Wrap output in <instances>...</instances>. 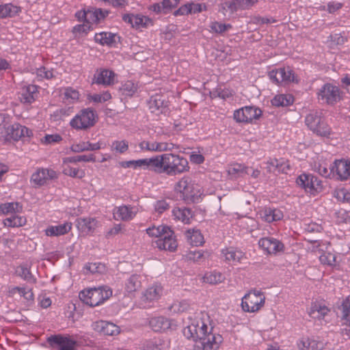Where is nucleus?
<instances>
[{
	"instance_id": "39448f33",
	"label": "nucleus",
	"mask_w": 350,
	"mask_h": 350,
	"mask_svg": "<svg viewBox=\"0 0 350 350\" xmlns=\"http://www.w3.org/2000/svg\"><path fill=\"white\" fill-rule=\"evenodd\" d=\"M266 299L265 292L251 288L241 298L240 306L244 312L256 314L265 308Z\"/></svg>"
},
{
	"instance_id": "bf43d9fd",
	"label": "nucleus",
	"mask_w": 350,
	"mask_h": 350,
	"mask_svg": "<svg viewBox=\"0 0 350 350\" xmlns=\"http://www.w3.org/2000/svg\"><path fill=\"white\" fill-rule=\"evenodd\" d=\"M129 149V142L126 140H115L111 144V150L120 154L126 152Z\"/></svg>"
},
{
	"instance_id": "ddd939ff",
	"label": "nucleus",
	"mask_w": 350,
	"mask_h": 350,
	"mask_svg": "<svg viewBox=\"0 0 350 350\" xmlns=\"http://www.w3.org/2000/svg\"><path fill=\"white\" fill-rule=\"evenodd\" d=\"M270 79L276 84L287 85L297 82L293 70L288 66L273 69L269 72Z\"/></svg>"
},
{
	"instance_id": "e433bc0d",
	"label": "nucleus",
	"mask_w": 350,
	"mask_h": 350,
	"mask_svg": "<svg viewBox=\"0 0 350 350\" xmlns=\"http://www.w3.org/2000/svg\"><path fill=\"white\" fill-rule=\"evenodd\" d=\"M142 287L141 276L137 274L131 275L125 282L124 291L129 295H133Z\"/></svg>"
},
{
	"instance_id": "c03bdc74",
	"label": "nucleus",
	"mask_w": 350,
	"mask_h": 350,
	"mask_svg": "<svg viewBox=\"0 0 350 350\" xmlns=\"http://www.w3.org/2000/svg\"><path fill=\"white\" fill-rule=\"evenodd\" d=\"M187 241L193 246L202 245L204 242V237L199 230L190 229L185 232Z\"/></svg>"
},
{
	"instance_id": "2f4dec72",
	"label": "nucleus",
	"mask_w": 350,
	"mask_h": 350,
	"mask_svg": "<svg viewBox=\"0 0 350 350\" xmlns=\"http://www.w3.org/2000/svg\"><path fill=\"white\" fill-rule=\"evenodd\" d=\"M330 312L329 308L322 302H312L308 311L309 316L314 319L321 321Z\"/></svg>"
},
{
	"instance_id": "6e6d98bb",
	"label": "nucleus",
	"mask_w": 350,
	"mask_h": 350,
	"mask_svg": "<svg viewBox=\"0 0 350 350\" xmlns=\"http://www.w3.org/2000/svg\"><path fill=\"white\" fill-rule=\"evenodd\" d=\"M83 23L75 25L72 29V33L76 37L86 36L90 31L93 29V27L85 21Z\"/></svg>"
},
{
	"instance_id": "473e14b6",
	"label": "nucleus",
	"mask_w": 350,
	"mask_h": 350,
	"mask_svg": "<svg viewBox=\"0 0 350 350\" xmlns=\"http://www.w3.org/2000/svg\"><path fill=\"white\" fill-rule=\"evenodd\" d=\"M72 224L70 221L57 226H49L44 230V234L48 237H59L68 234L72 230Z\"/></svg>"
},
{
	"instance_id": "20e7f679",
	"label": "nucleus",
	"mask_w": 350,
	"mask_h": 350,
	"mask_svg": "<svg viewBox=\"0 0 350 350\" xmlns=\"http://www.w3.org/2000/svg\"><path fill=\"white\" fill-rule=\"evenodd\" d=\"M174 191L187 203L198 202L203 195L201 186L189 176H183L176 183Z\"/></svg>"
},
{
	"instance_id": "052dcab7",
	"label": "nucleus",
	"mask_w": 350,
	"mask_h": 350,
	"mask_svg": "<svg viewBox=\"0 0 350 350\" xmlns=\"http://www.w3.org/2000/svg\"><path fill=\"white\" fill-rule=\"evenodd\" d=\"M209 27L211 32L221 33L232 29V25L230 24H224L213 21L210 24Z\"/></svg>"
},
{
	"instance_id": "864d4df0",
	"label": "nucleus",
	"mask_w": 350,
	"mask_h": 350,
	"mask_svg": "<svg viewBox=\"0 0 350 350\" xmlns=\"http://www.w3.org/2000/svg\"><path fill=\"white\" fill-rule=\"evenodd\" d=\"M10 293L12 295L18 293L27 301H33L34 298L32 290L26 287H14L10 291Z\"/></svg>"
},
{
	"instance_id": "680f3d73",
	"label": "nucleus",
	"mask_w": 350,
	"mask_h": 350,
	"mask_svg": "<svg viewBox=\"0 0 350 350\" xmlns=\"http://www.w3.org/2000/svg\"><path fill=\"white\" fill-rule=\"evenodd\" d=\"M120 90L122 94L132 96L137 92V85L131 81H127L122 85Z\"/></svg>"
},
{
	"instance_id": "7ed1b4c3",
	"label": "nucleus",
	"mask_w": 350,
	"mask_h": 350,
	"mask_svg": "<svg viewBox=\"0 0 350 350\" xmlns=\"http://www.w3.org/2000/svg\"><path fill=\"white\" fill-rule=\"evenodd\" d=\"M146 232L152 238H157L154 243L160 250L174 252L178 243L174 232L166 225L153 226L146 229Z\"/></svg>"
},
{
	"instance_id": "cd10ccee",
	"label": "nucleus",
	"mask_w": 350,
	"mask_h": 350,
	"mask_svg": "<svg viewBox=\"0 0 350 350\" xmlns=\"http://www.w3.org/2000/svg\"><path fill=\"white\" fill-rule=\"evenodd\" d=\"M59 93L62 102L66 105H73L81 101L79 91L73 87H62L59 89Z\"/></svg>"
},
{
	"instance_id": "2eb2a0df",
	"label": "nucleus",
	"mask_w": 350,
	"mask_h": 350,
	"mask_svg": "<svg viewBox=\"0 0 350 350\" xmlns=\"http://www.w3.org/2000/svg\"><path fill=\"white\" fill-rule=\"evenodd\" d=\"M32 135L33 133L31 130L19 123H14L5 129V138L7 141H18L25 137H30Z\"/></svg>"
},
{
	"instance_id": "ea45409f",
	"label": "nucleus",
	"mask_w": 350,
	"mask_h": 350,
	"mask_svg": "<svg viewBox=\"0 0 350 350\" xmlns=\"http://www.w3.org/2000/svg\"><path fill=\"white\" fill-rule=\"evenodd\" d=\"M267 170L269 172H275L276 171L282 173H287L289 170V165L284 162L272 158L267 162Z\"/></svg>"
},
{
	"instance_id": "393cba45",
	"label": "nucleus",
	"mask_w": 350,
	"mask_h": 350,
	"mask_svg": "<svg viewBox=\"0 0 350 350\" xmlns=\"http://www.w3.org/2000/svg\"><path fill=\"white\" fill-rule=\"evenodd\" d=\"M123 20L136 29L146 28L153 25L151 18L142 14H126L123 16Z\"/></svg>"
},
{
	"instance_id": "72a5a7b5",
	"label": "nucleus",
	"mask_w": 350,
	"mask_h": 350,
	"mask_svg": "<svg viewBox=\"0 0 350 350\" xmlns=\"http://www.w3.org/2000/svg\"><path fill=\"white\" fill-rule=\"evenodd\" d=\"M258 215L260 219L269 223L277 221L283 218L282 212L277 208H264L258 213Z\"/></svg>"
},
{
	"instance_id": "0e129e2a",
	"label": "nucleus",
	"mask_w": 350,
	"mask_h": 350,
	"mask_svg": "<svg viewBox=\"0 0 350 350\" xmlns=\"http://www.w3.org/2000/svg\"><path fill=\"white\" fill-rule=\"evenodd\" d=\"M334 196L342 202L350 203V191L346 188H340L336 190Z\"/></svg>"
},
{
	"instance_id": "774afa93",
	"label": "nucleus",
	"mask_w": 350,
	"mask_h": 350,
	"mask_svg": "<svg viewBox=\"0 0 350 350\" xmlns=\"http://www.w3.org/2000/svg\"><path fill=\"white\" fill-rule=\"evenodd\" d=\"M189 9L191 10V14L200 13L202 10H206V6L205 4L198 3H195V2H190V3H189Z\"/></svg>"
},
{
	"instance_id": "49530a36",
	"label": "nucleus",
	"mask_w": 350,
	"mask_h": 350,
	"mask_svg": "<svg viewBox=\"0 0 350 350\" xmlns=\"http://www.w3.org/2000/svg\"><path fill=\"white\" fill-rule=\"evenodd\" d=\"M172 214L175 219L181 221L185 224L190 223L192 217L191 211L187 208L175 207L172 210Z\"/></svg>"
},
{
	"instance_id": "6e6552de",
	"label": "nucleus",
	"mask_w": 350,
	"mask_h": 350,
	"mask_svg": "<svg viewBox=\"0 0 350 350\" xmlns=\"http://www.w3.org/2000/svg\"><path fill=\"white\" fill-rule=\"evenodd\" d=\"M98 116L94 110L85 108L79 111L70 121V126L77 131L87 130L96 124Z\"/></svg>"
},
{
	"instance_id": "412c9836",
	"label": "nucleus",
	"mask_w": 350,
	"mask_h": 350,
	"mask_svg": "<svg viewBox=\"0 0 350 350\" xmlns=\"http://www.w3.org/2000/svg\"><path fill=\"white\" fill-rule=\"evenodd\" d=\"M38 94V86L29 84L21 88L18 92V99L23 104L30 105L35 102Z\"/></svg>"
},
{
	"instance_id": "6ab92c4d",
	"label": "nucleus",
	"mask_w": 350,
	"mask_h": 350,
	"mask_svg": "<svg viewBox=\"0 0 350 350\" xmlns=\"http://www.w3.org/2000/svg\"><path fill=\"white\" fill-rule=\"evenodd\" d=\"M100 223L95 217H79L76 221L77 229L86 235H92Z\"/></svg>"
},
{
	"instance_id": "4c0bfd02",
	"label": "nucleus",
	"mask_w": 350,
	"mask_h": 350,
	"mask_svg": "<svg viewBox=\"0 0 350 350\" xmlns=\"http://www.w3.org/2000/svg\"><path fill=\"white\" fill-rule=\"evenodd\" d=\"M96 328L105 335L114 336L120 333V327L113 323L100 321L96 323Z\"/></svg>"
},
{
	"instance_id": "0eeeda50",
	"label": "nucleus",
	"mask_w": 350,
	"mask_h": 350,
	"mask_svg": "<svg viewBox=\"0 0 350 350\" xmlns=\"http://www.w3.org/2000/svg\"><path fill=\"white\" fill-rule=\"evenodd\" d=\"M307 127L318 136L329 138L333 134L332 129L325 119L317 111L308 113L305 118Z\"/></svg>"
},
{
	"instance_id": "09e8293b",
	"label": "nucleus",
	"mask_w": 350,
	"mask_h": 350,
	"mask_svg": "<svg viewBox=\"0 0 350 350\" xmlns=\"http://www.w3.org/2000/svg\"><path fill=\"white\" fill-rule=\"evenodd\" d=\"M3 223L6 227L18 228L25 226L27 223V219L24 216H20L14 214L12 217L5 218Z\"/></svg>"
},
{
	"instance_id": "b1692460",
	"label": "nucleus",
	"mask_w": 350,
	"mask_h": 350,
	"mask_svg": "<svg viewBox=\"0 0 350 350\" xmlns=\"http://www.w3.org/2000/svg\"><path fill=\"white\" fill-rule=\"evenodd\" d=\"M297 345L299 350H323L325 343L317 338L304 336L298 340Z\"/></svg>"
},
{
	"instance_id": "f03ea898",
	"label": "nucleus",
	"mask_w": 350,
	"mask_h": 350,
	"mask_svg": "<svg viewBox=\"0 0 350 350\" xmlns=\"http://www.w3.org/2000/svg\"><path fill=\"white\" fill-rule=\"evenodd\" d=\"M150 171L174 176L189 170L187 159L178 154L165 153L149 158Z\"/></svg>"
},
{
	"instance_id": "8fccbe9b",
	"label": "nucleus",
	"mask_w": 350,
	"mask_h": 350,
	"mask_svg": "<svg viewBox=\"0 0 350 350\" xmlns=\"http://www.w3.org/2000/svg\"><path fill=\"white\" fill-rule=\"evenodd\" d=\"M294 98L291 94H278L271 100V104L275 107H286L292 105Z\"/></svg>"
},
{
	"instance_id": "5701e85b",
	"label": "nucleus",
	"mask_w": 350,
	"mask_h": 350,
	"mask_svg": "<svg viewBox=\"0 0 350 350\" xmlns=\"http://www.w3.org/2000/svg\"><path fill=\"white\" fill-rule=\"evenodd\" d=\"M163 294V286L159 283L154 282L143 292L142 299L146 303H151L158 301Z\"/></svg>"
},
{
	"instance_id": "338daca9",
	"label": "nucleus",
	"mask_w": 350,
	"mask_h": 350,
	"mask_svg": "<svg viewBox=\"0 0 350 350\" xmlns=\"http://www.w3.org/2000/svg\"><path fill=\"white\" fill-rule=\"evenodd\" d=\"M70 161V159L69 160ZM72 161H77V162H95L96 161V157L93 154H84V155H79L76 157H73V159H71Z\"/></svg>"
},
{
	"instance_id": "a19ab883",
	"label": "nucleus",
	"mask_w": 350,
	"mask_h": 350,
	"mask_svg": "<svg viewBox=\"0 0 350 350\" xmlns=\"http://www.w3.org/2000/svg\"><path fill=\"white\" fill-rule=\"evenodd\" d=\"M21 12V8L12 3L0 5V18H12L18 15Z\"/></svg>"
},
{
	"instance_id": "79ce46f5",
	"label": "nucleus",
	"mask_w": 350,
	"mask_h": 350,
	"mask_svg": "<svg viewBox=\"0 0 350 350\" xmlns=\"http://www.w3.org/2000/svg\"><path fill=\"white\" fill-rule=\"evenodd\" d=\"M23 211V206L17 202H5L0 204V214L14 215L20 213Z\"/></svg>"
},
{
	"instance_id": "1a4fd4ad",
	"label": "nucleus",
	"mask_w": 350,
	"mask_h": 350,
	"mask_svg": "<svg viewBox=\"0 0 350 350\" xmlns=\"http://www.w3.org/2000/svg\"><path fill=\"white\" fill-rule=\"evenodd\" d=\"M317 96L319 102L328 105H334L342 99L339 88L331 83H325L319 89Z\"/></svg>"
},
{
	"instance_id": "13d9d810",
	"label": "nucleus",
	"mask_w": 350,
	"mask_h": 350,
	"mask_svg": "<svg viewBox=\"0 0 350 350\" xmlns=\"http://www.w3.org/2000/svg\"><path fill=\"white\" fill-rule=\"evenodd\" d=\"M88 98L92 102L101 103L109 100L111 98V95L109 91H105L101 94H89Z\"/></svg>"
},
{
	"instance_id": "4468645a",
	"label": "nucleus",
	"mask_w": 350,
	"mask_h": 350,
	"mask_svg": "<svg viewBox=\"0 0 350 350\" xmlns=\"http://www.w3.org/2000/svg\"><path fill=\"white\" fill-rule=\"evenodd\" d=\"M148 106L150 112L157 116L165 115L170 111V101L163 94H155L151 96Z\"/></svg>"
},
{
	"instance_id": "37998d69",
	"label": "nucleus",
	"mask_w": 350,
	"mask_h": 350,
	"mask_svg": "<svg viewBox=\"0 0 350 350\" xmlns=\"http://www.w3.org/2000/svg\"><path fill=\"white\" fill-rule=\"evenodd\" d=\"M120 165L124 168L133 167L134 169L142 168L144 170H150L149 158L122 161Z\"/></svg>"
},
{
	"instance_id": "3c124183",
	"label": "nucleus",
	"mask_w": 350,
	"mask_h": 350,
	"mask_svg": "<svg viewBox=\"0 0 350 350\" xmlns=\"http://www.w3.org/2000/svg\"><path fill=\"white\" fill-rule=\"evenodd\" d=\"M30 269V266L21 265L16 268L15 272L18 276L21 277L23 280L29 282H35L36 279L32 275Z\"/></svg>"
},
{
	"instance_id": "f257e3e1",
	"label": "nucleus",
	"mask_w": 350,
	"mask_h": 350,
	"mask_svg": "<svg viewBox=\"0 0 350 350\" xmlns=\"http://www.w3.org/2000/svg\"><path fill=\"white\" fill-rule=\"evenodd\" d=\"M212 331L209 317L206 313L200 312L190 319V323L183 329V332L188 339H199L194 345L193 350H217L223 338Z\"/></svg>"
},
{
	"instance_id": "7c9ffc66",
	"label": "nucleus",
	"mask_w": 350,
	"mask_h": 350,
	"mask_svg": "<svg viewBox=\"0 0 350 350\" xmlns=\"http://www.w3.org/2000/svg\"><path fill=\"white\" fill-rule=\"evenodd\" d=\"M116 79L115 72L108 69L98 70L94 76V83L103 85H111L114 84Z\"/></svg>"
},
{
	"instance_id": "58836bf2",
	"label": "nucleus",
	"mask_w": 350,
	"mask_h": 350,
	"mask_svg": "<svg viewBox=\"0 0 350 350\" xmlns=\"http://www.w3.org/2000/svg\"><path fill=\"white\" fill-rule=\"evenodd\" d=\"M342 325L350 336V295L347 297L341 305Z\"/></svg>"
},
{
	"instance_id": "f704fd0d",
	"label": "nucleus",
	"mask_w": 350,
	"mask_h": 350,
	"mask_svg": "<svg viewBox=\"0 0 350 350\" xmlns=\"http://www.w3.org/2000/svg\"><path fill=\"white\" fill-rule=\"evenodd\" d=\"M221 254L225 258L226 261L232 264L241 262L245 258V254L243 252L233 247H226L223 249L221 250Z\"/></svg>"
},
{
	"instance_id": "603ef678",
	"label": "nucleus",
	"mask_w": 350,
	"mask_h": 350,
	"mask_svg": "<svg viewBox=\"0 0 350 350\" xmlns=\"http://www.w3.org/2000/svg\"><path fill=\"white\" fill-rule=\"evenodd\" d=\"M191 308L189 301L183 299L175 301L170 307V310L173 313H183L188 311Z\"/></svg>"
},
{
	"instance_id": "4be33fe9",
	"label": "nucleus",
	"mask_w": 350,
	"mask_h": 350,
	"mask_svg": "<svg viewBox=\"0 0 350 350\" xmlns=\"http://www.w3.org/2000/svg\"><path fill=\"white\" fill-rule=\"evenodd\" d=\"M149 324L153 331L159 332L172 329L176 326L174 320L164 317H153L150 320Z\"/></svg>"
},
{
	"instance_id": "a18cd8bd",
	"label": "nucleus",
	"mask_w": 350,
	"mask_h": 350,
	"mask_svg": "<svg viewBox=\"0 0 350 350\" xmlns=\"http://www.w3.org/2000/svg\"><path fill=\"white\" fill-rule=\"evenodd\" d=\"M249 167L241 163H232L228 167L227 172L229 176L232 178L243 176L246 174H249Z\"/></svg>"
},
{
	"instance_id": "423d86ee",
	"label": "nucleus",
	"mask_w": 350,
	"mask_h": 350,
	"mask_svg": "<svg viewBox=\"0 0 350 350\" xmlns=\"http://www.w3.org/2000/svg\"><path fill=\"white\" fill-rule=\"evenodd\" d=\"M112 290L107 286L85 288L79 293L80 299L85 304L95 307L103 304L112 296Z\"/></svg>"
},
{
	"instance_id": "de8ad7c7",
	"label": "nucleus",
	"mask_w": 350,
	"mask_h": 350,
	"mask_svg": "<svg viewBox=\"0 0 350 350\" xmlns=\"http://www.w3.org/2000/svg\"><path fill=\"white\" fill-rule=\"evenodd\" d=\"M224 280V275L221 273L216 271L206 272L202 277L203 282L210 284H217L223 282Z\"/></svg>"
},
{
	"instance_id": "a211bd4d",
	"label": "nucleus",
	"mask_w": 350,
	"mask_h": 350,
	"mask_svg": "<svg viewBox=\"0 0 350 350\" xmlns=\"http://www.w3.org/2000/svg\"><path fill=\"white\" fill-rule=\"evenodd\" d=\"M57 178L55 171L49 168H38L31 176L30 181L37 187L46 184L49 180Z\"/></svg>"
},
{
	"instance_id": "f8f14e48",
	"label": "nucleus",
	"mask_w": 350,
	"mask_h": 350,
	"mask_svg": "<svg viewBox=\"0 0 350 350\" xmlns=\"http://www.w3.org/2000/svg\"><path fill=\"white\" fill-rule=\"evenodd\" d=\"M109 12L98 8H91L88 10H81L75 13V17L79 21H85L87 23L91 25L98 24L107 16Z\"/></svg>"
},
{
	"instance_id": "e2e57ef3",
	"label": "nucleus",
	"mask_w": 350,
	"mask_h": 350,
	"mask_svg": "<svg viewBox=\"0 0 350 350\" xmlns=\"http://www.w3.org/2000/svg\"><path fill=\"white\" fill-rule=\"evenodd\" d=\"M53 69H49L45 66L40 67L36 70V76L39 80L43 79H51L54 77Z\"/></svg>"
},
{
	"instance_id": "9b49d317",
	"label": "nucleus",
	"mask_w": 350,
	"mask_h": 350,
	"mask_svg": "<svg viewBox=\"0 0 350 350\" xmlns=\"http://www.w3.org/2000/svg\"><path fill=\"white\" fill-rule=\"evenodd\" d=\"M260 108L254 106H245L234 111L233 118L238 123L252 124L262 116Z\"/></svg>"
},
{
	"instance_id": "c756f323",
	"label": "nucleus",
	"mask_w": 350,
	"mask_h": 350,
	"mask_svg": "<svg viewBox=\"0 0 350 350\" xmlns=\"http://www.w3.org/2000/svg\"><path fill=\"white\" fill-rule=\"evenodd\" d=\"M73 159V157L64 158L62 163V172L64 174L72 178L81 179L85 176V171L77 167H73L71 163H76L77 161H68Z\"/></svg>"
},
{
	"instance_id": "5fc2aeb1",
	"label": "nucleus",
	"mask_w": 350,
	"mask_h": 350,
	"mask_svg": "<svg viewBox=\"0 0 350 350\" xmlns=\"http://www.w3.org/2000/svg\"><path fill=\"white\" fill-rule=\"evenodd\" d=\"M105 269V265L100 262H88L84 265L83 271L85 274H93L102 273Z\"/></svg>"
},
{
	"instance_id": "dca6fc26",
	"label": "nucleus",
	"mask_w": 350,
	"mask_h": 350,
	"mask_svg": "<svg viewBox=\"0 0 350 350\" xmlns=\"http://www.w3.org/2000/svg\"><path fill=\"white\" fill-rule=\"evenodd\" d=\"M330 170L337 180L340 181L348 180L350 178V159L335 160L330 167Z\"/></svg>"
},
{
	"instance_id": "9d476101",
	"label": "nucleus",
	"mask_w": 350,
	"mask_h": 350,
	"mask_svg": "<svg viewBox=\"0 0 350 350\" xmlns=\"http://www.w3.org/2000/svg\"><path fill=\"white\" fill-rule=\"evenodd\" d=\"M297 184L311 196H316L323 191L322 181L317 176L303 173L300 174L296 180Z\"/></svg>"
},
{
	"instance_id": "c9c22d12",
	"label": "nucleus",
	"mask_w": 350,
	"mask_h": 350,
	"mask_svg": "<svg viewBox=\"0 0 350 350\" xmlns=\"http://www.w3.org/2000/svg\"><path fill=\"white\" fill-rule=\"evenodd\" d=\"M117 35L109 31H102L94 35V41L102 45L112 46L116 42Z\"/></svg>"
},
{
	"instance_id": "aec40b11",
	"label": "nucleus",
	"mask_w": 350,
	"mask_h": 350,
	"mask_svg": "<svg viewBox=\"0 0 350 350\" xmlns=\"http://www.w3.org/2000/svg\"><path fill=\"white\" fill-rule=\"evenodd\" d=\"M51 344L57 345L58 350H76L77 342L70 336L53 335L49 338Z\"/></svg>"
},
{
	"instance_id": "69168bd1",
	"label": "nucleus",
	"mask_w": 350,
	"mask_h": 350,
	"mask_svg": "<svg viewBox=\"0 0 350 350\" xmlns=\"http://www.w3.org/2000/svg\"><path fill=\"white\" fill-rule=\"evenodd\" d=\"M62 140V137L59 134L46 135L40 139V142L44 145L57 144Z\"/></svg>"
},
{
	"instance_id": "a878e982",
	"label": "nucleus",
	"mask_w": 350,
	"mask_h": 350,
	"mask_svg": "<svg viewBox=\"0 0 350 350\" xmlns=\"http://www.w3.org/2000/svg\"><path fill=\"white\" fill-rule=\"evenodd\" d=\"M329 247L330 244L327 242L319 243V258L321 264L332 267L335 265L336 255L329 250Z\"/></svg>"
},
{
	"instance_id": "c85d7f7f",
	"label": "nucleus",
	"mask_w": 350,
	"mask_h": 350,
	"mask_svg": "<svg viewBox=\"0 0 350 350\" xmlns=\"http://www.w3.org/2000/svg\"><path fill=\"white\" fill-rule=\"evenodd\" d=\"M138 208L135 206L122 205L113 210V217L116 220L131 221L136 215Z\"/></svg>"
},
{
	"instance_id": "f3484780",
	"label": "nucleus",
	"mask_w": 350,
	"mask_h": 350,
	"mask_svg": "<svg viewBox=\"0 0 350 350\" xmlns=\"http://www.w3.org/2000/svg\"><path fill=\"white\" fill-rule=\"evenodd\" d=\"M258 245L264 253L270 255H275L279 252H284V245L279 240L273 237H264L258 241Z\"/></svg>"
},
{
	"instance_id": "bb28decb",
	"label": "nucleus",
	"mask_w": 350,
	"mask_h": 350,
	"mask_svg": "<svg viewBox=\"0 0 350 350\" xmlns=\"http://www.w3.org/2000/svg\"><path fill=\"white\" fill-rule=\"evenodd\" d=\"M139 146L142 151L150 152H165L172 150L174 144L167 142H157L142 141L139 144Z\"/></svg>"
},
{
	"instance_id": "4d7b16f0",
	"label": "nucleus",
	"mask_w": 350,
	"mask_h": 350,
	"mask_svg": "<svg viewBox=\"0 0 350 350\" xmlns=\"http://www.w3.org/2000/svg\"><path fill=\"white\" fill-rule=\"evenodd\" d=\"M336 221L338 224L346 225L350 230V211L340 210L336 213Z\"/></svg>"
}]
</instances>
